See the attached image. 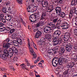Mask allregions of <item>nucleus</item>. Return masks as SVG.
Masks as SVG:
<instances>
[{
  "instance_id": "f257e3e1",
  "label": "nucleus",
  "mask_w": 77,
  "mask_h": 77,
  "mask_svg": "<svg viewBox=\"0 0 77 77\" xmlns=\"http://www.w3.org/2000/svg\"><path fill=\"white\" fill-rule=\"evenodd\" d=\"M62 59L61 58H59L57 57H54L52 61V63L53 66L54 67H56L57 66V64L59 63V65H62V62L63 61H62Z\"/></svg>"
},
{
  "instance_id": "f03ea898",
  "label": "nucleus",
  "mask_w": 77,
  "mask_h": 77,
  "mask_svg": "<svg viewBox=\"0 0 77 77\" xmlns=\"http://www.w3.org/2000/svg\"><path fill=\"white\" fill-rule=\"evenodd\" d=\"M13 54H14V53L12 52L9 53L8 50L5 49L4 51V54H1L0 57L2 59H3L4 60H6L8 57H11L13 56Z\"/></svg>"
},
{
  "instance_id": "7ed1b4c3",
  "label": "nucleus",
  "mask_w": 77,
  "mask_h": 77,
  "mask_svg": "<svg viewBox=\"0 0 77 77\" xmlns=\"http://www.w3.org/2000/svg\"><path fill=\"white\" fill-rule=\"evenodd\" d=\"M29 20L31 22L33 23H38V21L36 20V15L32 14L29 16Z\"/></svg>"
},
{
  "instance_id": "20e7f679",
  "label": "nucleus",
  "mask_w": 77,
  "mask_h": 77,
  "mask_svg": "<svg viewBox=\"0 0 77 77\" xmlns=\"http://www.w3.org/2000/svg\"><path fill=\"white\" fill-rule=\"evenodd\" d=\"M2 11L4 14H6L7 12L9 11V12H11V8L8 7H3L2 8Z\"/></svg>"
},
{
  "instance_id": "39448f33",
  "label": "nucleus",
  "mask_w": 77,
  "mask_h": 77,
  "mask_svg": "<svg viewBox=\"0 0 77 77\" xmlns=\"http://www.w3.org/2000/svg\"><path fill=\"white\" fill-rule=\"evenodd\" d=\"M45 24V23H44V22H38L35 25V27L36 28L39 27L40 26H43Z\"/></svg>"
},
{
  "instance_id": "423d86ee",
  "label": "nucleus",
  "mask_w": 77,
  "mask_h": 77,
  "mask_svg": "<svg viewBox=\"0 0 77 77\" xmlns=\"http://www.w3.org/2000/svg\"><path fill=\"white\" fill-rule=\"evenodd\" d=\"M61 33V32H60V30H56L54 33V36L58 37L60 36V35Z\"/></svg>"
},
{
  "instance_id": "0eeeda50",
  "label": "nucleus",
  "mask_w": 77,
  "mask_h": 77,
  "mask_svg": "<svg viewBox=\"0 0 77 77\" xmlns=\"http://www.w3.org/2000/svg\"><path fill=\"white\" fill-rule=\"evenodd\" d=\"M50 30H51V27L49 26H46L43 29L44 32L46 33H48Z\"/></svg>"
},
{
  "instance_id": "6e6552de",
  "label": "nucleus",
  "mask_w": 77,
  "mask_h": 77,
  "mask_svg": "<svg viewBox=\"0 0 77 77\" xmlns=\"http://www.w3.org/2000/svg\"><path fill=\"white\" fill-rule=\"evenodd\" d=\"M11 44L9 43H4L3 44V47L5 49H8V48L10 47V45Z\"/></svg>"
},
{
  "instance_id": "1a4fd4ad",
  "label": "nucleus",
  "mask_w": 77,
  "mask_h": 77,
  "mask_svg": "<svg viewBox=\"0 0 77 77\" xmlns=\"http://www.w3.org/2000/svg\"><path fill=\"white\" fill-rule=\"evenodd\" d=\"M51 35L47 34L45 35V41L47 42H50L51 41V38H50Z\"/></svg>"
},
{
  "instance_id": "9d476101",
  "label": "nucleus",
  "mask_w": 77,
  "mask_h": 77,
  "mask_svg": "<svg viewBox=\"0 0 77 77\" xmlns=\"http://www.w3.org/2000/svg\"><path fill=\"white\" fill-rule=\"evenodd\" d=\"M32 8L33 7L32 6H29L27 8L28 12H34V10Z\"/></svg>"
},
{
  "instance_id": "9b49d317",
  "label": "nucleus",
  "mask_w": 77,
  "mask_h": 77,
  "mask_svg": "<svg viewBox=\"0 0 77 77\" xmlns=\"http://www.w3.org/2000/svg\"><path fill=\"white\" fill-rule=\"evenodd\" d=\"M46 16V13L45 12H43L40 18V20L41 21V20H45V17Z\"/></svg>"
},
{
  "instance_id": "f8f14e48",
  "label": "nucleus",
  "mask_w": 77,
  "mask_h": 77,
  "mask_svg": "<svg viewBox=\"0 0 77 77\" xmlns=\"http://www.w3.org/2000/svg\"><path fill=\"white\" fill-rule=\"evenodd\" d=\"M42 5V6L43 7H46V8H48V1H43L41 3Z\"/></svg>"
},
{
  "instance_id": "ddd939ff",
  "label": "nucleus",
  "mask_w": 77,
  "mask_h": 77,
  "mask_svg": "<svg viewBox=\"0 0 77 77\" xmlns=\"http://www.w3.org/2000/svg\"><path fill=\"white\" fill-rule=\"evenodd\" d=\"M45 41V38H42L40 39V41L39 42L40 45H44L45 44V41Z\"/></svg>"
},
{
  "instance_id": "4468645a",
  "label": "nucleus",
  "mask_w": 77,
  "mask_h": 77,
  "mask_svg": "<svg viewBox=\"0 0 77 77\" xmlns=\"http://www.w3.org/2000/svg\"><path fill=\"white\" fill-rule=\"evenodd\" d=\"M75 65L74 63L71 62L70 63H69L67 66V67L68 68H72V67H73Z\"/></svg>"
},
{
  "instance_id": "2eb2a0df",
  "label": "nucleus",
  "mask_w": 77,
  "mask_h": 77,
  "mask_svg": "<svg viewBox=\"0 0 77 77\" xmlns=\"http://www.w3.org/2000/svg\"><path fill=\"white\" fill-rule=\"evenodd\" d=\"M42 34V32H41V31H38L36 33L35 38H38Z\"/></svg>"
},
{
  "instance_id": "dca6fc26",
  "label": "nucleus",
  "mask_w": 77,
  "mask_h": 77,
  "mask_svg": "<svg viewBox=\"0 0 77 77\" xmlns=\"http://www.w3.org/2000/svg\"><path fill=\"white\" fill-rule=\"evenodd\" d=\"M61 40H60L59 39H58V40H56L55 42L53 44V45H56L57 44H60L61 43Z\"/></svg>"
},
{
  "instance_id": "f3484780",
  "label": "nucleus",
  "mask_w": 77,
  "mask_h": 77,
  "mask_svg": "<svg viewBox=\"0 0 77 77\" xmlns=\"http://www.w3.org/2000/svg\"><path fill=\"white\" fill-rule=\"evenodd\" d=\"M56 14H58L59 12H61V8L59 7H57L55 9Z\"/></svg>"
},
{
  "instance_id": "a211bd4d",
  "label": "nucleus",
  "mask_w": 77,
  "mask_h": 77,
  "mask_svg": "<svg viewBox=\"0 0 77 77\" xmlns=\"http://www.w3.org/2000/svg\"><path fill=\"white\" fill-rule=\"evenodd\" d=\"M11 48L13 50V53H17L18 52V50L17 49V48L14 46H12Z\"/></svg>"
},
{
  "instance_id": "6ab92c4d",
  "label": "nucleus",
  "mask_w": 77,
  "mask_h": 77,
  "mask_svg": "<svg viewBox=\"0 0 77 77\" xmlns=\"http://www.w3.org/2000/svg\"><path fill=\"white\" fill-rule=\"evenodd\" d=\"M5 19L8 21H10L11 20L12 17L9 15H7L5 17Z\"/></svg>"
},
{
  "instance_id": "aec40b11",
  "label": "nucleus",
  "mask_w": 77,
  "mask_h": 77,
  "mask_svg": "<svg viewBox=\"0 0 77 77\" xmlns=\"http://www.w3.org/2000/svg\"><path fill=\"white\" fill-rule=\"evenodd\" d=\"M55 52H54L55 54H56V53L59 52V46H57L55 47Z\"/></svg>"
},
{
  "instance_id": "412c9836",
  "label": "nucleus",
  "mask_w": 77,
  "mask_h": 77,
  "mask_svg": "<svg viewBox=\"0 0 77 77\" xmlns=\"http://www.w3.org/2000/svg\"><path fill=\"white\" fill-rule=\"evenodd\" d=\"M50 8H48V11H47V12H52L53 9H54V8L53 6L50 7Z\"/></svg>"
},
{
  "instance_id": "4be33fe9",
  "label": "nucleus",
  "mask_w": 77,
  "mask_h": 77,
  "mask_svg": "<svg viewBox=\"0 0 77 77\" xmlns=\"http://www.w3.org/2000/svg\"><path fill=\"white\" fill-rule=\"evenodd\" d=\"M13 44L14 46H18V43L17 40H13Z\"/></svg>"
},
{
  "instance_id": "5701e85b",
  "label": "nucleus",
  "mask_w": 77,
  "mask_h": 77,
  "mask_svg": "<svg viewBox=\"0 0 77 77\" xmlns=\"http://www.w3.org/2000/svg\"><path fill=\"white\" fill-rule=\"evenodd\" d=\"M74 13V12L72 10H70L69 14V17L70 18L72 17V15H73V14Z\"/></svg>"
},
{
  "instance_id": "b1692460",
  "label": "nucleus",
  "mask_w": 77,
  "mask_h": 77,
  "mask_svg": "<svg viewBox=\"0 0 77 77\" xmlns=\"http://www.w3.org/2000/svg\"><path fill=\"white\" fill-rule=\"evenodd\" d=\"M20 66L22 67L23 69H26L27 70V69L26 68V66L24 64H22L20 65Z\"/></svg>"
},
{
  "instance_id": "393cba45",
  "label": "nucleus",
  "mask_w": 77,
  "mask_h": 77,
  "mask_svg": "<svg viewBox=\"0 0 77 77\" xmlns=\"http://www.w3.org/2000/svg\"><path fill=\"white\" fill-rule=\"evenodd\" d=\"M65 48L64 47H61L60 49V51L62 53L61 54H63L65 52Z\"/></svg>"
},
{
  "instance_id": "a878e982",
  "label": "nucleus",
  "mask_w": 77,
  "mask_h": 77,
  "mask_svg": "<svg viewBox=\"0 0 77 77\" xmlns=\"http://www.w3.org/2000/svg\"><path fill=\"white\" fill-rule=\"evenodd\" d=\"M17 42H18V44H22V40L21 39L18 38L17 39Z\"/></svg>"
},
{
  "instance_id": "bb28decb",
  "label": "nucleus",
  "mask_w": 77,
  "mask_h": 77,
  "mask_svg": "<svg viewBox=\"0 0 77 77\" xmlns=\"http://www.w3.org/2000/svg\"><path fill=\"white\" fill-rule=\"evenodd\" d=\"M28 47L29 48V49L30 51H31V53H33V49H32V48L30 47V43H29V42L28 43Z\"/></svg>"
},
{
  "instance_id": "cd10ccee",
  "label": "nucleus",
  "mask_w": 77,
  "mask_h": 77,
  "mask_svg": "<svg viewBox=\"0 0 77 77\" xmlns=\"http://www.w3.org/2000/svg\"><path fill=\"white\" fill-rule=\"evenodd\" d=\"M63 39L65 41H68L69 39V37H68L64 35Z\"/></svg>"
},
{
  "instance_id": "c85d7f7f",
  "label": "nucleus",
  "mask_w": 77,
  "mask_h": 77,
  "mask_svg": "<svg viewBox=\"0 0 77 77\" xmlns=\"http://www.w3.org/2000/svg\"><path fill=\"white\" fill-rule=\"evenodd\" d=\"M5 4L6 5V6H7V8L8 7H9L10 8H11V7H10V5H11V2L9 1L5 3Z\"/></svg>"
},
{
  "instance_id": "c756f323",
  "label": "nucleus",
  "mask_w": 77,
  "mask_h": 77,
  "mask_svg": "<svg viewBox=\"0 0 77 77\" xmlns=\"http://www.w3.org/2000/svg\"><path fill=\"white\" fill-rule=\"evenodd\" d=\"M72 77H77V72H75L72 75Z\"/></svg>"
},
{
  "instance_id": "7c9ffc66",
  "label": "nucleus",
  "mask_w": 77,
  "mask_h": 77,
  "mask_svg": "<svg viewBox=\"0 0 77 77\" xmlns=\"http://www.w3.org/2000/svg\"><path fill=\"white\" fill-rule=\"evenodd\" d=\"M69 69H68V70H66L63 73V74L64 75H66L67 74H68L69 72Z\"/></svg>"
},
{
  "instance_id": "2f4dec72",
  "label": "nucleus",
  "mask_w": 77,
  "mask_h": 77,
  "mask_svg": "<svg viewBox=\"0 0 77 77\" xmlns=\"http://www.w3.org/2000/svg\"><path fill=\"white\" fill-rule=\"evenodd\" d=\"M43 1H42L41 0H37L36 1V2L38 4H41V3Z\"/></svg>"
},
{
  "instance_id": "473e14b6",
  "label": "nucleus",
  "mask_w": 77,
  "mask_h": 77,
  "mask_svg": "<svg viewBox=\"0 0 77 77\" xmlns=\"http://www.w3.org/2000/svg\"><path fill=\"white\" fill-rule=\"evenodd\" d=\"M61 21L62 20H61V19H60L59 20H57V24H60L61 23Z\"/></svg>"
},
{
  "instance_id": "72a5a7b5",
  "label": "nucleus",
  "mask_w": 77,
  "mask_h": 77,
  "mask_svg": "<svg viewBox=\"0 0 77 77\" xmlns=\"http://www.w3.org/2000/svg\"><path fill=\"white\" fill-rule=\"evenodd\" d=\"M3 17H4V14H2L0 15V21L3 19Z\"/></svg>"
},
{
  "instance_id": "f704fd0d",
  "label": "nucleus",
  "mask_w": 77,
  "mask_h": 77,
  "mask_svg": "<svg viewBox=\"0 0 77 77\" xmlns=\"http://www.w3.org/2000/svg\"><path fill=\"white\" fill-rule=\"evenodd\" d=\"M58 19H59V18L58 17H57L55 19H54L53 20V23H56V22H57Z\"/></svg>"
},
{
  "instance_id": "c9c22d12",
  "label": "nucleus",
  "mask_w": 77,
  "mask_h": 77,
  "mask_svg": "<svg viewBox=\"0 0 77 77\" xmlns=\"http://www.w3.org/2000/svg\"><path fill=\"white\" fill-rule=\"evenodd\" d=\"M60 16L62 18H64V17L65 16V14L64 12H62Z\"/></svg>"
},
{
  "instance_id": "e433bc0d",
  "label": "nucleus",
  "mask_w": 77,
  "mask_h": 77,
  "mask_svg": "<svg viewBox=\"0 0 77 77\" xmlns=\"http://www.w3.org/2000/svg\"><path fill=\"white\" fill-rule=\"evenodd\" d=\"M64 36H67L69 37V36H70V35L69 34V32H66L64 34Z\"/></svg>"
},
{
  "instance_id": "4c0bfd02",
  "label": "nucleus",
  "mask_w": 77,
  "mask_h": 77,
  "mask_svg": "<svg viewBox=\"0 0 77 77\" xmlns=\"http://www.w3.org/2000/svg\"><path fill=\"white\" fill-rule=\"evenodd\" d=\"M17 27H18V28H20V29L22 28L21 25L20 23H18L17 24Z\"/></svg>"
},
{
  "instance_id": "58836bf2",
  "label": "nucleus",
  "mask_w": 77,
  "mask_h": 77,
  "mask_svg": "<svg viewBox=\"0 0 77 77\" xmlns=\"http://www.w3.org/2000/svg\"><path fill=\"white\" fill-rule=\"evenodd\" d=\"M14 27V24L12 23H11V24H10V26L8 27L9 29H11V28H12Z\"/></svg>"
},
{
  "instance_id": "ea45409f",
  "label": "nucleus",
  "mask_w": 77,
  "mask_h": 77,
  "mask_svg": "<svg viewBox=\"0 0 77 77\" xmlns=\"http://www.w3.org/2000/svg\"><path fill=\"white\" fill-rule=\"evenodd\" d=\"M72 47V45L70 44H67L66 47H69V48H71Z\"/></svg>"
},
{
  "instance_id": "a19ab883",
  "label": "nucleus",
  "mask_w": 77,
  "mask_h": 77,
  "mask_svg": "<svg viewBox=\"0 0 77 77\" xmlns=\"http://www.w3.org/2000/svg\"><path fill=\"white\" fill-rule=\"evenodd\" d=\"M8 53H13V51L12 50V48H10L8 51Z\"/></svg>"
},
{
  "instance_id": "79ce46f5",
  "label": "nucleus",
  "mask_w": 77,
  "mask_h": 77,
  "mask_svg": "<svg viewBox=\"0 0 77 77\" xmlns=\"http://www.w3.org/2000/svg\"><path fill=\"white\" fill-rule=\"evenodd\" d=\"M71 48L68 47H66V49L67 51H71V49H70Z\"/></svg>"
},
{
  "instance_id": "37998d69",
  "label": "nucleus",
  "mask_w": 77,
  "mask_h": 77,
  "mask_svg": "<svg viewBox=\"0 0 77 77\" xmlns=\"http://www.w3.org/2000/svg\"><path fill=\"white\" fill-rule=\"evenodd\" d=\"M15 29H14V28H13V29H11L10 30V32L11 33H13V32H14L15 31Z\"/></svg>"
},
{
  "instance_id": "c03bdc74",
  "label": "nucleus",
  "mask_w": 77,
  "mask_h": 77,
  "mask_svg": "<svg viewBox=\"0 0 77 77\" xmlns=\"http://www.w3.org/2000/svg\"><path fill=\"white\" fill-rule=\"evenodd\" d=\"M32 55L33 57L32 58V59H36V54H34Z\"/></svg>"
},
{
  "instance_id": "a18cd8bd",
  "label": "nucleus",
  "mask_w": 77,
  "mask_h": 77,
  "mask_svg": "<svg viewBox=\"0 0 77 77\" xmlns=\"http://www.w3.org/2000/svg\"><path fill=\"white\" fill-rule=\"evenodd\" d=\"M6 30V28L5 27H4L3 28H0V32H3L4 30Z\"/></svg>"
},
{
  "instance_id": "49530a36",
  "label": "nucleus",
  "mask_w": 77,
  "mask_h": 77,
  "mask_svg": "<svg viewBox=\"0 0 77 77\" xmlns=\"http://www.w3.org/2000/svg\"><path fill=\"white\" fill-rule=\"evenodd\" d=\"M63 2V0H59L57 2V3L58 4H62Z\"/></svg>"
},
{
  "instance_id": "de8ad7c7",
  "label": "nucleus",
  "mask_w": 77,
  "mask_h": 77,
  "mask_svg": "<svg viewBox=\"0 0 77 77\" xmlns=\"http://www.w3.org/2000/svg\"><path fill=\"white\" fill-rule=\"evenodd\" d=\"M58 38V37H55L54 38L53 40L54 42H55L58 40V39H59Z\"/></svg>"
},
{
  "instance_id": "09e8293b",
  "label": "nucleus",
  "mask_w": 77,
  "mask_h": 77,
  "mask_svg": "<svg viewBox=\"0 0 77 77\" xmlns=\"http://www.w3.org/2000/svg\"><path fill=\"white\" fill-rule=\"evenodd\" d=\"M17 2L20 5L22 4V0H17Z\"/></svg>"
},
{
  "instance_id": "8fccbe9b",
  "label": "nucleus",
  "mask_w": 77,
  "mask_h": 77,
  "mask_svg": "<svg viewBox=\"0 0 77 77\" xmlns=\"http://www.w3.org/2000/svg\"><path fill=\"white\" fill-rule=\"evenodd\" d=\"M74 34L77 36V29H75L74 30Z\"/></svg>"
},
{
  "instance_id": "3c124183",
  "label": "nucleus",
  "mask_w": 77,
  "mask_h": 77,
  "mask_svg": "<svg viewBox=\"0 0 77 77\" xmlns=\"http://www.w3.org/2000/svg\"><path fill=\"white\" fill-rule=\"evenodd\" d=\"M0 21H1L2 22H3L4 23H6V20L5 19H2V20H0Z\"/></svg>"
},
{
  "instance_id": "603ef678",
  "label": "nucleus",
  "mask_w": 77,
  "mask_h": 77,
  "mask_svg": "<svg viewBox=\"0 0 77 77\" xmlns=\"http://www.w3.org/2000/svg\"><path fill=\"white\" fill-rule=\"evenodd\" d=\"M62 27H63L62 29H66L67 28V27H66V25H63L62 26Z\"/></svg>"
},
{
  "instance_id": "864d4df0",
  "label": "nucleus",
  "mask_w": 77,
  "mask_h": 77,
  "mask_svg": "<svg viewBox=\"0 0 77 77\" xmlns=\"http://www.w3.org/2000/svg\"><path fill=\"white\" fill-rule=\"evenodd\" d=\"M17 35H18L16 33H14V34L12 35L13 36H14L13 37L14 38H15V37H15V36H17Z\"/></svg>"
},
{
  "instance_id": "5fc2aeb1",
  "label": "nucleus",
  "mask_w": 77,
  "mask_h": 77,
  "mask_svg": "<svg viewBox=\"0 0 77 77\" xmlns=\"http://www.w3.org/2000/svg\"><path fill=\"white\" fill-rule=\"evenodd\" d=\"M60 26L59 25V24H57V23L56 24V27L58 29H60Z\"/></svg>"
},
{
  "instance_id": "6e6d98bb",
  "label": "nucleus",
  "mask_w": 77,
  "mask_h": 77,
  "mask_svg": "<svg viewBox=\"0 0 77 77\" xmlns=\"http://www.w3.org/2000/svg\"><path fill=\"white\" fill-rule=\"evenodd\" d=\"M5 25V24L4 23H2L0 22V27H2V26H3Z\"/></svg>"
},
{
  "instance_id": "4d7b16f0",
  "label": "nucleus",
  "mask_w": 77,
  "mask_h": 77,
  "mask_svg": "<svg viewBox=\"0 0 77 77\" xmlns=\"http://www.w3.org/2000/svg\"><path fill=\"white\" fill-rule=\"evenodd\" d=\"M33 45L34 46V47H35V49H37V48L36 47V45L35 44V43H33Z\"/></svg>"
},
{
  "instance_id": "13d9d810",
  "label": "nucleus",
  "mask_w": 77,
  "mask_h": 77,
  "mask_svg": "<svg viewBox=\"0 0 77 77\" xmlns=\"http://www.w3.org/2000/svg\"><path fill=\"white\" fill-rule=\"evenodd\" d=\"M48 25L49 26H53V23L52 22L50 23H49Z\"/></svg>"
},
{
  "instance_id": "bf43d9fd",
  "label": "nucleus",
  "mask_w": 77,
  "mask_h": 77,
  "mask_svg": "<svg viewBox=\"0 0 77 77\" xmlns=\"http://www.w3.org/2000/svg\"><path fill=\"white\" fill-rule=\"evenodd\" d=\"M33 31L35 32H38V31H39V30H38V29H34Z\"/></svg>"
},
{
  "instance_id": "052dcab7",
  "label": "nucleus",
  "mask_w": 77,
  "mask_h": 77,
  "mask_svg": "<svg viewBox=\"0 0 77 77\" xmlns=\"http://www.w3.org/2000/svg\"><path fill=\"white\" fill-rule=\"evenodd\" d=\"M70 68L71 69V70H72V71H74V70H75V68L74 66Z\"/></svg>"
},
{
  "instance_id": "680f3d73",
  "label": "nucleus",
  "mask_w": 77,
  "mask_h": 77,
  "mask_svg": "<svg viewBox=\"0 0 77 77\" xmlns=\"http://www.w3.org/2000/svg\"><path fill=\"white\" fill-rule=\"evenodd\" d=\"M10 41V40H9V38H7L6 39V41L7 42H8Z\"/></svg>"
},
{
  "instance_id": "e2e57ef3",
  "label": "nucleus",
  "mask_w": 77,
  "mask_h": 77,
  "mask_svg": "<svg viewBox=\"0 0 77 77\" xmlns=\"http://www.w3.org/2000/svg\"><path fill=\"white\" fill-rule=\"evenodd\" d=\"M14 60H16V61H17V59H18V58H17V57H14Z\"/></svg>"
},
{
  "instance_id": "0e129e2a",
  "label": "nucleus",
  "mask_w": 77,
  "mask_h": 77,
  "mask_svg": "<svg viewBox=\"0 0 77 77\" xmlns=\"http://www.w3.org/2000/svg\"><path fill=\"white\" fill-rule=\"evenodd\" d=\"M33 8L35 9H37V8H38V6H34L33 7H32Z\"/></svg>"
},
{
  "instance_id": "69168bd1",
  "label": "nucleus",
  "mask_w": 77,
  "mask_h": 77,
  "mask_svg": "<svg viewBox=\"0 0 77 77\" xmlns=\"http://www.w3.org/2000/svg\"><path fill=\"white\" fill-rule=\"evenodd\" d=\"M29 75L32 76L33 75V73L32 72H31L30 73H29Z\"/></svg>"
},
{
  "instance_id": "338daca9",
  "label": "nucleus",
  "mask_w": 77,
  "mask_h": 77,
  "mask_svg": "<svg viewBox=\"0 0 77 77\" xmlns=\"http://www.w3.org/2000/svg\"><path fill=\"white\" fill-rule=\"evenodd\" d=\"M75 62H77V55H76V57L75 58Z\"/></svg>"
},
{
  "instance_id": "774afa93",
  "label": "nucleus",
  "mask_w": 77,
  "mask_h": 77,
  "mask_svg": "<svg viewBox=\"0 0 77 77\" xmlns=\"http://www.w3.org/2000/svg\"><path fill=\"white\" fill-rule=\"evenodd\" d=\"M75 21H76V22H77V17L75 18Z\"/></svg>"
}]
</instances>
